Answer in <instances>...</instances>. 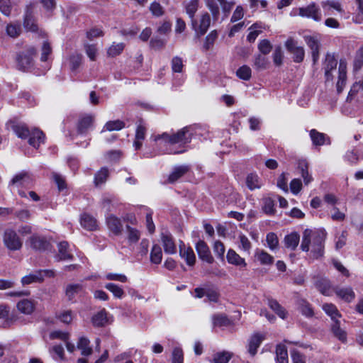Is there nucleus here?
I'll list each match as a JSON object with an SVG mask.
<instances>
[{
	"label": "nucleus",
	"instance_id": "obj_1",
	"mask_svg": "<svg viewBox=\"0 0 363 363\" xmlns=\"http://www.w3.org/2000/svg\"><path fill=\"white\" fill-rule=\"evenodd\" d=\"M325 234L323 231H312L306 229L303 233L301 249L308 252L311 246V255L313 259H319L324 255Z\"/></svg>",
	"mask_w": 363,
	"mask_h": 363
},
{
	"label": "nucleus",
	"instance_id": "obj_2",
	"mask_svg": "<svg viewBox=\"0 0 363 363\" xmlns=\"http://www.w3.org/2000/svg\"><path fill=\"white\" fill-rule=\"evenodd\" d=\"M8 125L18 138L21 139L28 138V143L35 148H38L41 143H44L45 135L38 128L30 131L26 124L14 121H11Z\"/></svg>",
	"mask_w": 363,
	"mask_h": 363
},
{
	"label": "nucleus",
	"instance_id": "obj_3",
	"mask_svg": "<svg viewBox=\"0 0 363 363\" xmlns=\"http://www.w3.org/2000/svg\"><path fill=\"white\" fill-rule=\"evenodd\" d=\"M162 140L165 143L171 145L174 144H186L191 141V134L189 133V128L184 127L181 130H178L176 133L172 135L167 133H163L161 135H157L155 137L154 140L158 141Z\"/></svg>",
	"mask_w": 363,
	"mask_h": 363
},
{
	"label": "nucleus",
	"instance_id": "obj_4",
	"mask_svg": "<svg viewBox=\"0 0 363 363\" xmlns=\"http://www.w3.org/2000/svg\"><path fill=\"white\" fill-rule=\"evenodd\" d=\"M36 49L31 45L27 46L24 51L20 52L16 56L17 67L26 71L33 66V57L36 55Z\"/></svg>",
	"mask_w": 363,
	"mask_h": 363
},
{
	"label": "nucleus",
	"instance_id": "obj_5",
	"mask_svg": "<svg viewBox=\"0 0 363 363\" xmlns=\"http://www.w3.org/2000/svg\"><path fill=\"white\" fill-rule=\"evenodd\" d=\"M3 242L6 248L11 251L19 250L23 246V241L17 233L11 228L4 230Z\"/></svg>",
	"mask_w": 363,
	"mask_h": 363
},
{
	"label": "nucleus",
	"instance_id": "obj_6",
	"mask_svg": "<svg viewBox=\"0 0 363 363\" xmlns=\"http://www.w3.org/2000/svg\"><path fill=\"white\" fill-rule=\"evenodd\" d=\"M35 9V4L30 3L26 7L25 15L23 19V26L24 28L31 32L38 31V27L36 23L33 11Z\"/></svg>",
	"mask_w": 363,
	"mask_h": 363
},
{
	"label": "nucleus",
	"instance_id": "obj_7",
	"mask_svg": "<svg viewBox=\"0 0 363 363\" xmlns=\"http://www.w3.org/2000/svg\"><path fill=\"white\" fill-rule=\"evenodd\" d=\"M287 50L293 55L294 61L301 62L303 60L305 51L303 47L298 46L297 43L292 38H289L285 43Z\"/></svg>",
	"mask_w": 363,
	"mask_h": 363
},
{
	"label": "nucleus",
	"instance_id": "obj_8",
	"mask_svg": "<svg viewBox=\"0 0 363 363\" xmlns=\"http://www.w3.org/2000/svg\"><path fill=\"white\" fill-rule=\"evenodd\" d=\"M298 15L302 17L312 18L315 21L321 20L320 9L315 3H312L306 7L299 8Z\"/></svg>",
	"mask_w": 363,
	"mask_h": 363
},
{
	"label": "nucleus",
	"instance_id": "obj_9",
	"mask_svg": "<svg viewBox=\"0 0 363 363\" xmlns=\"http://www.w3.org/2000/svg\"><path fill=\"white\" fill-rule=\"evenodd\" d=\"M265 337V334L259 333H255L250 337L247 345V352L252 357L257 354V349Z\"/></svg>",
	"mask_w": 363,
	"mask_h": 363
},
{
	"label": "nucleus",
	"instance_id": "obj_10",
	"mask_svg": "<svg viewBox=\"0 0 363 363\" xmlns=\"http://www.w3.org/2000/svg\"><path fill=\"white\" fill-rule=\"evenodd\" d=\"M30 246L38 251H45L50 248V243L44 236L33 235L29 239Z\"/></svg>",
	"mask_w": 363,
	"mask_h": 363
},
{
	"label": "nucleus",
	"instance_id": "obj_11",
	"mask_svg": "<svg viewBox=\"0 0 363 363\" xmlns=\"http://www.w3.org/2000/svg\"><path fill=\"white\" fill-rule=\"evenodd\" d=\"M196 250L199 258L209 264L213 262L214 259L212 257L209 247L203 240H199L196 245Z\"/></svg>",
	"mask_w": 363,
	"mask_h": 363
},
{
	"label": "nucleus",
	"instance_id": "obj_12",
	"mask_svg": "<svg viewBox=\"0 0 363 363\" xmlns=\"http://www.w3.org/2000/svg\"><path fill=\"white\" fill-rule=\"evenodd\" d=\"M338 79L336 87L337 91L340 94L343 90L347 81V64L345 61L341 60L338 68Z\"/></svg>",
	"mask_w": 363,
	"mask_h": 363
},
{
	"label": "nucleus",
	"instance_id": "obj_13",
	"mask_svg": "<svg viewBox=\"0 0 363 363\" xmlns=\"http://www.w3.org/2000/svg\"><path fill=\"white\" fill-rule=\"evenodd\" d=\"M337 65V60L335 58L334 55L329 53L327 54L323 64L325 76L326 77L327 81L333 79V77L330 74V72L336 69Z\"/></svg>",
	"mask_w": 363,
	"mask_h": 363
},
{
	"label": "nucleus",
	"instance_id": "obj_14",
	"mask_svg": "<svg viewBox=\"0 0 363 363\" xmlns=\"http://www.w3.org/2000/svg\"><path fill=\"white\" fill-rule=\"evenodd\" d=\"M161 239L164 252L167 254H175L176 245L172 235L170 233H162Z\"/></svg>",
	"mask_w": 363,
	"mask_h": 363
},
{
	"label": "nucleus",
	"instance_id": "obj_15",
	"mask_svg": "<svg viewBox=\"0 0 363 363\" xmlns=\"http://www.w3.org/2000/svg\"><path fill=\"white\" fill-rule=\"evenodd\" d=\"M226 258L228 263L240 268H245L247 266L245 259L241 257L234 250L230 249L228 251Z\"/></svg>",
	"mask_w": 363,
	"mask_h": 363
},
{
	"label": "nucleus",
	"instance_id": "obj_16",
	"mask_svg": "<svg viewBox=\"0 0 363 363\" xmlns=\"http://www.w3.org/2000/svg\"><path fill=\"white\" fill-rule=\"evenodd\" d=\"M305 41L307 45L311 48L313 61L315 63L319 58L320 44L318 40L313 36H305Z\"/></svg>",
	"mask_w": 363,
	"mask_h": 363
},
{
	"label": "nucleus",
	"instance_id": "obj_17",
	"mask_svg": "<svg viewBox=\"0 0 363 363\" xmlns=\"http://www.w3.org/2000/svg\"><path fill=\"white\" fill-rule=\"evenodd\" d=\"M211 24V17L210 15L207 12H204L201 15L199 23L196 22V28L197 30L196 32L199 33L201 35H204L208 30Z\"/></svg>",
	"mask_w": 363,
	"mask_h": 363
},
{
	"label": "nucleus",
	"instance_id": "obj_18",
	"mask_svg": "<svg viewBox=\"0 0 363 363\" xmlns=\"http://www.w3.org/2000/svg\"><path fill=\"white\" fill-rule=\"evenodd\" d=\"M69 244L66 241L60 242L58 244V253L55 256V259L57 262L62 260H69L73 258L72 255L68 252Z\"/></svg>",
	"mask_w": 363,
	"mask_h": 363
},
{
	"label": "nucleus",
	"instance_id": "obj_19",
	"mask_svg": "<svg viewBox=\"0 0 363 363\" xmlns=\"http://www.w3.org/2000/svg\"><path fill=\"white\" fill-rule=\"evenodd\" d=\"M31 182L32 179L29 174L26 172H23L14 176L10 182V184L28 186Z\"/></svg>",
	"mask_w": 363,
	"mask_h": 363
},
{
	"label": "nucleus",
	"instance_id": "obj_20",
	"mask_svg": "<svg viewBox=\"0 0 363 363\" xmlns=\"http://www.w3.org/2000/svg\"><path fill=\"white\" fill-rule=\"evenodd\" d=\"M109 230L115 235H118L123 231V225L121 220L114 216H110L106 220Z\"/></svg>",
	"mask_w": 363,
	"mask_h": 363
},
{
	"label": "nucleus",
	"instance_id": "obj_21",
	"mask_svg": "<svg viewBox=\"0 0 363 363\" xmlns=\"http://www.w3.org/2000/svg\"><path fill=\"white\" fill-rule=\"evenodd\" d=\"M335 294L346 302H351L355 298V294L352 289L350 287L340 288L336 287L335 289Z\"/></svg>",
	"mask_w": 363,
	"mask_h": 363
},
{
	"label": "nucleus",
	"instance_id": "obj_22",
	"mask_svg": "<svg viewBox=\"0 0 363 363\" xmlns=\"http://www.w3.org/2000/svg\"><path fill=\"white\" fill-rule=\"evenodd\" d=\"M189 169L190 168L187 165H181L174 167L173 172L169 174L168 177V182L171 184L174 183L186 174L189 171Z\"/></svg>",
	"mask_w": 363,
	"mask_h": 363
},
{
	"label": "nucleus",
	"instance_id": "obj_23",
	"mask_svg": "<svg viewBox=\"0 0 363 363\" xmlns=\"http://www.w3.org/2000/svg\"><path fill=\"white\" fill-rule=\"evenodd\" d=\"M186 12L191 20V26L194 30H197L196 28V20L194 19V15L199 9V0H191L186 5Z\"/></svg>",
	"mask_w": 363,
	"mask_h": 363
},
{
	"label": "nucleus",
	"instance_id": "obj_24",
	"mask_svg": "<svg viewBox=\"0 0 363 363\" xmlns=\"http://www.w3.org/2000/svg\"><path fill=\"white\" fill-rule=\"evenodd\" d=\"M94 122V117L90 115L82 117L77 124V132L79 134L86 133L88 129L91 126Z\"/></svg>",
	"mask_w": 363,
	"mask_h": 363
},
{
	"label": "nucleus",
	"instance_id": "obj_25",
	"mask_svg": "<svg viewBox=\"0 0 363 363\" xmlns=\"http://www.w3.org/2000/svg\"><path fill=\"white\" fill-rule=\"evenodd\" d=\"M43 281V272L41 270L36 271L32 274L24 276L21 279L23 285H28L33 283L41 282Z\"/></svg>",
	"mask_w": 363,
	"mask_h": 363
},
{
	"label": "nucleus",
	"instance_id": "obj_26",
	"mask_svg": "<svg viewBox=\"0 0 363 363\" xmlns=\"http://www.w3.org/2000/svg\"><path fill=\"white\" fill-rule=\"evenodd\" d=\"M179 256L184 259L187 265L189 267L194 266L196 263V255L191 247H188L186 250H179Z\"/></svg>",
	"mask_w": 363,
	"mask_h": 363
},
{
	"label": "nucleus",
	"instance_id": "obj_27",
	"mask_svg": "<svg viewBox=\"0 0 363 363\" xmlns=\"http://www.w3.org/2000/svg\"><path fill=\"white\" fill-rule=\"evenodd\" d=\"M299 240L300 236L297 233H291L285 236L284 240V245L288 249H290L291 250H296L298 245Z\"/></svg>",
	"mask_w": 363,
	"mask_h": 363
},
{
	"label": "nucleus",
	"instance_id": "obj_28",
	"mask_svg": "<svg viewBox=\"0 0 363 363\" xmlns=\"http://www.w3.org/2000/svg\"><path fill=\"white\" fill-rule=\"evenodd\" d=\"M269 61L268 58L263 55L258 54L255 56L253 66L257 71L264 70L268 68Z\"/></svg>",
	"mask_w": 363,
	"mask_h": 363
},
{
	"label": "nucleus",
	"instance_id": "obj_29",
	"mask_svg": "<svg viewBox=\"0 0 363 363\" xmlns=\"http://www.w3.org/2000/svg\"><path fill=\"white\" fill-rule=\"evenodd\" d=\"M80 222L82 226L88 230H94L97 228L96 220L89 214H83Z\"/></svg>",
	"mask_w": 363,
	"mask_h": 363
},
{
	"label": "nucleus",
	"instance_id": "obj_30",
	"mask_svg": "<svg viewBox=\"0 0 363 363\" xmlns=\"http://www.w3.org/2000/svg\"><path fill=\"white\" fill-rule=\"evenodd\" d=\"M277 363H289L288 352L284 345L279 344L276 347Z\"/></svg>",
	"mask_w": 363,
	"mask_h": 363
},
{
	"label": "nucleus",
	"instance_id": "obj_31",
	"mask_svg": "<svg viewBox=\"0 0 363 363\" xmlns=\"http://www.w3.org/2000/svg\"><path fill=\"white\" fill-rule=\"evenodd\" d=\"M92 323L96 327L104 326L108 322V318L107 316V312L105 309H102L96 314H95L91 319Z\"/></svg>",
	"mask_w": 363,
	"mask_h": 363
},
{
	"label": "nucleus",
	"instance_id": "obj_32",
	"mask_svg": "<svg viewBox=\"0 0 363 363\" xmlns=\"http://www.w3.org/2000/svg\"><path fill=\"white\" fill-rule=\"evenodd\" d=\"M18 311L25 314H31L35 309V303L33 301L28 299H23L17 304Z\"/></svg>",
	"mask_w": 363,
	"mask_h": 363
},
{
	"label": "nucleus",
	"instance_id": "obj_33",
	"mask_svg": "<svg viewBox=\"0 0 363 363\" xmlns=\"http://www.w3.org/2000/svg\"><path fill=\"white\" fill-rule=\"evenodd\" d=\"M255 256L261 264L269 265L274 262V257L264 250H256Z\"/></svg>",
	"mask_w": 363,
	"mask_h": 363
},
{
	"label": "nucleus",
	"instance_id": "obj_34",
	"mask_svg": "<svg viewBox=\"0 0 363 363\" xmlns=\"http://www.w3.org/2000/svg\"><path fill=\"white\" fill-rule=\"evenodd\" d=\"M109 176V171L106 167H102L99 170L94 176V184L96 186H99L104 184Z\"/></svg>",
	"mask_w": 363,
	"mask_h": 363
},
{
	"label": "nucleus",
	"instance_id": "obj_35",
	"mask_svg": "<svg viewBox=\"0 0 363 363\" xmlns=\"http://www.w3.org/2000/svg\"><path fill=\"white\" fill-rule=\"evenodd\" d=\"M310 136L315 145H323L326 141V135L313 129L310 131Z\"/></svg>",
	"mask_w": 363,
	"mask_h": 363
},
{
	"label": "nucleus",
	"instance_id": "obj_36",
	"mask_svg": "<svg viewBox=\"0 0 363 363\" xmlns=\"http://www.w3.org/2000/svg\"><path fill=\"white\" fill-rule=\"evenodd\" d=\"M89 340L86 337H81L77 343V348L81 350L84 356H89L92 353V349L89 347Z\"/></svg>",
	"mask_w": 363,
	"mask_h": 363
},
{
	"label": "nucleus",
	"instance_id": "obj_37",
	"mask_svg": "<svg viewBox=\"0 0 363 363\" xmlns=\"http://www.w3.org/2000/svg\"><path fill=\"white\" fill-rule=\"evenodd\" d=\"M298 169H300L304 184H309L313 181V177L308 172V164L305 162H301L298 164Z\"/></svg>",
	"mask_w": 363,
	"mask_h": 363
},
{
	"label": "nucleus",
	"instance_id": "obj_38",
	"mask_svg": "<svg viewBox=\"0 0 363 363\" xmlns=\"http://www.w3.org/2000/svg\"><path fill=\"white\" fill-rule=\"evenodd\" d=\"M298 308L301 313L303 315L308 318L313 316L314 312L313 308L311 307V305L306 300L301 299L298 301Z\"/></svg>",
	"mask_w": 363,
	"mask_h": 363
},
{
	"label": "nucleus",
	"instance_id": "obj_39",
	"mask_svg": "<svg viewBox=\"0 0 363 363\" xmlns=\"http://www.w3.org/2000/svg\"><path fill=\"white\" fill-rule=\"evenodd\" d=\"M162 252L158 245H153L150 253V261L152 263L159 264L162 262Z\"/></svg>",
	"mask_w": 363,
	"mask_h": 363
},
{
	"label": "nucleus",
	"instance_id": "obj_40",
	"mask_svg": "<svg viewBox=\"0 0 363 363\" xmlns=\"http://www.w3.org/2000/svg\"><path fill=\"white\" fill-rule=\"evenodd\" d=\"M322 308L333 320H337V318L341 316L337 307L333 303H325L323 305Z\"/></svg>",
	"mask_w": 363,
	"mask_h": 363
},
{
	"label": "nucleus",
	"instance_id": "obj_41",
	"mask_svg": "<svg viewBox=\"0 0 363 363\" xmlns=\"http://www.w3.org/2000/svg\"><path fill=\"white\" fill-rule=\"evenodd\" d=\"M315 286L323 295L329 296L330 284L326 279H320L315 281Z\"/></svg>",
	"mask_w": 363,
	"mask_h": 363
},
{
	"label": "nucleus",
	"instance_id": "obj_42",
	"mask_svg": "<svg viewBox=\"0 0 363 363\" xmlns=\"http://www.w3.org/2000/svg\"><path fill=\"white\" fill-rule=\"evenodd\" d=\"M82 290V286L79 284H72L67 286L65 289V294L68 299L72 300L76 294L81 292Z\"/></svg>",
	"mask_w": 363,
	"mask_h": 363
},
{
	"label": "nucleus",
	"instance_id": "obj_43",
	"mask_svg": "<svg viewBox=\"0 0 363 363\" xmlns=\"http://www.w3.org/2000/svg\"><path fill=\"white\" fill-rule=\"evenodd\" d=\"M246 185L250 190L259 189L261 187V184L259 177L254 174H248L246 178Z\"/></svg>",
	"mask_w": 363,
	"mask_h": 363
},
{
	"label": "nucleus",
	"instance_id": "obj_44",
	"mask_svg": "<svg viewBox=\"0 0 363 363\" xmlns=\"http://www.w3.org/2000/svg\"><path fill=\"white\" fill-rule=\"evenodd\" d=\"M123 128H125V123L123 121L121 120L109 121L105 124L103 131L120 130Z\"/></svg>",
	"mask_w": 363,
	"mask_h": 363
},
{
	"label": "nucleus",
	"instance_id": "obj_45",
	"mask_svg": "<svg viewBox=\"0 0 363 363\" xmlns=\"http://www.w3.org/2000/svg\"><path fill=\"white\" fill-rule=\"evenodd\" d=\"M268 305L280 318L282 319L286 318L287 313L276 300L269 299Z\"/></svg>",
	"mask_w": 363,
	"mask_h": 363
},
{
	"label": "nucleus",
	"instance_id": "obj_46",
	"mask_svg": "<svg viewBox=\"0 0 363 363\" xmlns=\"http://www.w3.org/2000/svg\"><path fill=\"white\" fill-rule=\"evenodd\" d=\"M218 0H206V6L212 13L213 18L216 21L220 14V9L218 4Z\"/></svg>",
	"mask_w": 363,
	"mask_h": 363
},
{
	"label": "nucleus",
	"instance_id": "obj_47",
	"mask_svg": "<svg viewBox=\"0 0 363 363\" xmlns=\"http://www.w3.org/2000/svg\"><path fill=\"white\" fill-rule=\"evenodd\" d=\"M218 38V33L216 30H212L205 39V42L203 45V50L204 51H207L211 49L213 46V44L216 40Z\"/></svg>",
	"mask_w": 363,
	"mask_h": 363
},
{
	"label": "nucleus",
	"instance_id": "obj_48",
	"mask_svg": "<svg viewBox=\"0 0 363 363\" xmlns=\"http://www.w3.org/2000/svg\"><path fill=\"white\" fill-rule=\"evenodd\" d=\"M236 75L242 80L248 81L251 78L252 70L249 66L242 65L236 71Z\"/></svg>",
	"mask_w": 363,
	"mask_h": 363
},
{
	"label": "nucleus",
	"instance_id": "obj_49",
	"mask_svg": "<svg viewBox=\"0 0 363 363\" xmlns=\"http://www.w3.org/2000/svg\"><path fill=\"white\" fill-rule=\"evenodd\" d=\"M6 33L11 38H17L21 33V26L19 23H10L6 26Z\"/></svg>",
	"mask_w": 363,
	"mask_h": 363
},
{
	"label": "nucleus",
	"instance_id": "obj_50",
	"mask_svg": "<svg viewBox=\"0 0 363 363\" xmlns=\"http://www.w3.org/2000/svg\"><path fill=\"white\" fill-rule=\"evenodd\" d=\"M105 288L110 291L117 298H121L125 294L123 289L119 286L113 283H108L105 285Z\"/></svg>",
	"mask_w": 363,
	"mask_h": 363
},
{
	"label": "nucleus",
	"instance_id": "obj_51",
	"mask_svg": "<svg viewBox=\"0 0 363 363\" xmlns=\"http://www.w3.org/2000/svg\"><path fill=\"white\" fill-rule=\"evenodd\" d=\"M332 331L334 335L341 341H345L346 340V333L340 328V323L337 320H334V323L332 325Z\"/></svg>",
	"mask_w": 363,
	"mask_h": 363
},
{
	"label": "nucleus",
	"instance_id": "obj_52",
	"mask_svg": "<svg viewBox=\"0 0 363 363\" xmlns=\"http://www.w3.org/2000/svg\"><path fill=\"white\" fill-rule=\"evenodd\" d=\"M232 357V354L228 352H222L216 353L213 359V363H228Z\"/></svg>",
	"mask_w": 363,
	"mask_h": 363
},
{
	"label": "nucleus",
	"instance_id": "obj_53",
	"mask_svg": "<svg viewBox=\"0 0 363 363\" xmlns=\"http://www.w3.org/2000/svg\"><path fill=\"white\" fill-rule=\"evenodd\" d=\"M238 239L240 241L239 248L249 255L252 247V244L249 239L245 235H240Z\"/></svg>",
	"mask_w": 363,
	"mask_h": 363
},
{
	"label": "nucleus",
	"instance_id": "obj_54",
	"mask_svg": "<svg viewBox=\"0 0 363 363\" xmlns=\"http://www.w3.org/2000/svg\"><path fill=\"white\" fill-rule=\"evenodd\" d=\"M258 50L261 55H268L272 50V45L269 40L264 39L261 40L258 44Z\"/></svg>",
	"mask_w": 363,
	"mask_h": 363
},
{
	"label": "nucleus",
	"instance_id": "obj_55",
	"mask_svg": "<svg viewBox=\"0 0 363 363\" xmlns=\"http://www.w3.org/2000/svg\"><path fill=\"white\" fill-rule=\"evenodd\" d=\"M256 28H262V26L261 24H259L257 23H254L250 28V30H251L249 34L247 35V39L250 43H252L255 40L257 37L259 35V34L261 33V30H255Z\"/></svg>",
	"mask_w": 363,
	"mask_h": 363
},
{
	"label": "nucleus",
	"instance_id": "obj_56",
	"mask_svg": "<svg viewBox=\"0 0 363 363\" xmlns=\"http://www.w3.org/2000/svg\"><path fill=\"white\" fill-rule=\"evenodd\" d=\"M152 14L156 17H160L164 13V9L162 5L156 1L152 2L150 6Z\"/></svg>",
	"mask_w": 363,
	"mask_h": 363
},
{
	"label": "nucleus",
	"instance_id": "obj_57",
	"mask_svg": "<svg viewBox=\"0 0 363 363\" xmlns=\"http://www.w3.org/2000/svg\"><path fill=\"white\" fill-rule=\"evenodd\" d=\"M263 211L269 215H272L275 212L274 201L271 198H265L263 200Z\"/></svg>",
	"mask_w": 363,
	"mask_h": 363
},
{
	"label": "nucleus",
	"instance_id": "obj_58",
	"mask_svg": "<svg viewBox=\"0 0 363 363\" xmlns=\"http://www.w3.org/2000/svg\"><path fill=\"white\" fill-rule=\"evenodd\" d=\"M363 66V46L356 52L354 60V69L358 70Z\"/></svg>",
	"mask_w": 363,
	"mask_h": 363
},
{
	"label": "nucleus",
	"instance_id": "obj_59",
	"mask_svg": "<svg viewBox=\"0 0 363 363\" xmlns=\"http://www.w3.org/2000/svg\"><path fill=\"white\" fill-rule=\"evenodd\" d=\"M125 45L123 43L113 44L108 50V55L111 57H115L120 55L123 50Z\"/></svg>",
	"mask_w": 363,
	"mask_h": 363
},
{
	"label": "nucleus",
	"instance_id": "obj_60",
	"mask_svg": "<svg viewBox=\"0 0 363 363\" xmlns=\"http://www.w3.org/2000/svg\"><path fill=\"white\" fill-rule=\"evenodd\" d=\"M266 240L268 245V247L271 250H274L278 247L279 240L277 235L274 233H269L267 235Z\"/></svg>",
	"mask_w": 363,
	"mask_h": 363
},
{
	"label": "nucleus",
	"instance_id": "obj_61",
	"mask_svg": "<svg viewBox=\"0 0 363 363\" xmlns=\"http://www.w3.org/2000/svg\"><path fill=\"white\" fill-rule=\"evenodd\" d=\"M127 231L128 234V238L130 242L135 243L139 240L140 234L138 230L128 225Z\"/></svg>",
	"mask_w": 363,
	"mask_h": 363
},
{
	"label": "nucleus",
	"instance_id": "obj_62",
	"mask_svg": "<svg viewBox=\"0 0 363 363\" xmlns=\"http://www.w3.org/2000/svg\"><path fill=\"white\" fill-rule=\"evenodd\" d=\"M147 128L143 124V122L142 120L140 121V123H138L136 132H135V137L137 140H144L145 138V134H146Z\"/></svg>",
	"mask_w": 363,
	"mask_h": 363
},
{
	"label": "nucleus",
	"instance_id": "obj_63",
	"mask_svg": "<svg viewBox=\"0 0 363 363\" xmlns=\"http://www.w3.org/2000/svg\"><path fill=\"white\" fill-rule=\"evenodd\" d=\"M52 177L54 179L55 182L56 183L58 190L62 191L67 188V184L65 179L60 174L57 173H53Z\"/></svg>",
	"mask_w": 363,
	"mask_h": 363
},
{
	"label": "nucleus",
	"instance_id": "obj_64",
	"mask_svg": "<svg viewBox=\"0 0 363 363\" xmlns=\"http://www.w3.org/2000/svg\"><path fill=\"white\" fill-rule=\"evenodd\" d=\"M283 52L281 48L278 46L275 48L273 53V61L277 66H280L282 64Z\"/></svg>",
	"mask_w": 363,
	"mask_h": 363
}]
</instances>
